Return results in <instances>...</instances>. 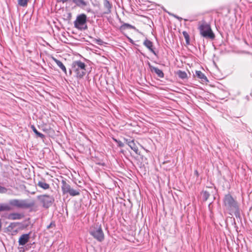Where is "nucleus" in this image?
I'll use <instances>...</instances> for the list:
<instances>
[{
    "instance_id": "nucleus-23",
    "label": "nucleus",
    "mask_w": 252,
    "mask_h": 252,
    "mask_svg": "<svg viewBox=\"0 0 252 252\" xmlns=\"http://www.w3.org/2000/svg\"><path fill=\"white\" fill-rule=\"evenodd\" d=\"M183 34L184 36V38H185L187 45L189 44L190 39H189V33L187 32L184 31V32H183Z\"/></svg>"
},
{
    "instance_id": "nucleus-1",
    "label": "nucleus",
    "mask_w": 252,
    "mask_h": 252,
    "mask_svg": "<svg viewBox=\"0 0 252 252\" xmlns=\"http://www.w3.org/2000/svg\"><path fill=\"white\" fill-rule=\"evenodd\" d=\"M224 206L229 213L232 215L238 211V205L237 202L234 200L230 194L225 195L223 200Z\"/></svg>"
},
{
    "instance_id": "nucleus-28",
    "label": "nucleus",
    "mask_w": 252,
    "mask_h": 252,
    "mask_svg": "<svg viewBox=\"0 0 252 252\" xmlns=\"http://www.w3.org/2000/svg\"><path fill=\"white\" fill-rule=\"evenodd\" d=\"M53 226H55V224L54 222H52L48 226H47V228L48 229H49L50 228H51Z\"/></svg>"
},
{
    "instance_id": "nucleus-31",
    "label": "nucleus",
    "mask_w": 252,
    "mask_h": 252,
    "mask_svg": "<svg viewBox=\"0 0 252 252\" xmlns=\"http://www.w3.org/2000/svg\"><path fill=\"white\" fill-rule=\"evenodd\" d=\"M31 128L32 129L33 131H34L36 129V128L33 125H32L31 126Z\"/></svg>"
},
{
    "instance_id": "nucleus-26",
    "label": "nucleus",
    "mask_w": 252,
    "mask_h": 252,
    "mask_svg": "<svg viewBox=\"0 0 252 252\" xmlns=\"http://www.w3.org/2000/svg\"><path fill=\"white\" fill-rule=\"evenodd\" d=\"M35 133V134L38 136V137H39L41 138H44V134H43L42 133L38 132L36 129H35L34 131H33Z\"/></svg>"
},
{
    "instance_id": "nucleus-3",
    "label": "nucleus",
    "mask_w": 252,
    "mask_h": 252,
    "mask_svg": "<svg viewBox=\"0 0 252 252\" xmlns=\"http://www.w3.org/2000/svg\"><path fill=\"white\" fill-rule=\"evenodd\" d=\"M89 233L98 242H101L104 240V234L101 225L98 223H94L90 227Z\"/></svg>"
},
{
    "instance_id": "nucleus-9",
    "label": "nucleus",
    "mask_w": 252,
    "mask_h": 252,
    "mask_svg": "<svg viewBox=\"0 0 252 252\" xmlns=\"http://www.w3.org/2000/svg\"><path fill=\"white\" fill-rule=\"evenodd\" d=\"M216 192V191L214 188L207 187L202 192L204 200L205 201H207L208 199L214 200Z\"/></svg>"
},
{
    "instance_id": "nucleus-15",
    "label": "nucleus",
    "mask_w": 252,
    "mask_h": 252,
    "mask_svg": "<svg viewBox=\"0 0 252 252\" xmlns=\"http://www.w3.org/2000/svg\"><path fill=\"white\" fill-rule=\"evenodd\" d=\"M149 65L152 72H154L157 74L158 76L160 78H163L164 77V73L161 70L159 69L158 67L151 65L150 63H149Z\"/></svg>"
},
{
    "instance_id": "nucleus-18",
    "label": "nucleus",
    "mask_w": 252,
    "mask_h": 252,
    "mask_svg": "<svg viewBox=\"0 0 252 252\" xmlns=\"http://www.w3.org/2000/svg\"><path fill=\"white\" fill-rule=\"evenodd\" d=\"M12 209V208L9 205V204H0V212L10 211Z\"/></svg>"
},
{
    "instance_id": "nucleus-6",
    "label": "nucleus",
    "mask_w": 252,
    "mask_h": 252,
    "mask_svg": "<svg viewBox=\"0 0 252 252\" xmlns=\"http://www.w3.org/2000/svg\"><path fill=\"white\" fill-rule=\"evenodd\" d=\"M74 25L75 28L80 30L87 29V15L85 14L78 15L74 22Z\"/></svg>"
},
{
    "instance_id": "nucleus-17",
    "label": "nucleus",
    "mask_w": 252,
    "mask_h": 252,
    "mask_svg": "<svg viewBox=\"0 0 252 252\" xmlns=\"http://www.w3.org/2000/svg\"><path fill=\"white\" fill-rule=\"evenodd\" d=\"M52 59L57 63V64L60 67V68L66 74V69L63 63L59 60H57L54 57H52Z\"/></svg>"
},
{
    "instance_id": "nucleus-14",
    "label": "nucleus",
    "mask_w": 252,
    "mask_h": 252,
    "mask_svg": "<svg viewBox=\"0 0 252 252\" xmlns=\"http://www.w3.org/2000/svg\"><path fill=\"white\" fill-rule=\"evenodd\" d=\"M23 214L19 213H12L8 214L7 218L10 220H20L23 218Z\"/></svg>"
},
{
    "instance_id": "nucleus-24",
    "label": "nucleus",
    "mask_w": 252,
    "mask_h": 252,
    "mask_svg": "<svg viewBox=\"0 0 252 252\" xmlns=\"http://www.w3.org/2000/svg\"><path fill=\"white\" fill-rule=\"evenodd\" d=\"M29 0H17L18 4L23 7L27 6Z\"/></svg>"
},
{
    "instance_id": "nucleus-10",
    "label": "nucleus",
    "mask_w": 252,
    "mask_h": 252,
    "mask_svg": "<svg viewBox=\"0 0 252 252\" xmlns=\"http://www.w3.org/2000/svg\"><path fill=\"white\" fill-rule=\"evenodd\" d=\"M112 4L108 0H103V4L100 8L102 14H108L111 13Z\"/></svg>"
},
{
    "instance_id": "nucleus-16",
    "label": "nucleus",
    "mask_w": 252,
    "mask_h": 252,
    "mask_svg": "<svg viewBox=\"0 0 252 252\" xmlns=\"http://www.w3.org/2000/svg\"><path fill=\"white\" fill-rule=\"evenodd\" d=\"M37 185L39 188L47 190L50 189V185L47 183L44 179H42L40 181H39L37 184Z\"/></svg>"
},
{
    "instance_id": "nucleus-25",
    "label": "nucleus",
    "mask_w": 252,
    "mask_h": 252,
    "mask_svg": "<svg viewBox=\"0 0 252 252\" xmlns=\"http://www.w3.org/2000/svg\"><path fill=\"white\" fill-rule=\"evenodd\" d=\"M73 2L78 5H86V3L84 0H72Z\"/></svg>"
},
{
    "instance_id": "nucleus-5",
    "label": "nucleus",
    "mask_w": 252,
    "mask_h": 252,
    "mask_svg": "<svg viewBox=\"0 0 252 252\" xmlns=\"http://www.w3.org/2000/svg\"><path fill=\"white\" fill-rule=\"evenodd\" d=\"M200 34L206 38L214 39L215 35L213 33L211 26L206 23H203L199 27Z\"/></svg>"
},
{
    "instance_id": "nucleus-30",
    "label": "nucleus",
    "mask_w": 252,
    "mask_h": 252,
    "mask_svg": "<svg viewBox=\"0 0 252 252\" xmlns=\"http://www.w3.org/2000/svg\"><path fill=\"white\" fill-rule=\"evenodd\" d=\"M68 0H57V2H63L64 3L66 1H67Z\"/></svg>"
},
{
    "instance_id": "nucleus-33",
    "label": "nucleus",
    "mask_w": 252,
    "mask_h": 252,
    "mask_svg": "<svg viewBox=\"0 0 252 252\" xmlns=\"http://www.w3.org/2000/svg\"><path fill=\"white\" fill-rule=\"evenodd\" d=\"M194 173H195V174L197 177L199 176L198 172V171H197V170H195V171H194Z\"/></svg>"
},
{
    "instance_id": "nucleus-27",
    "label": "nucleus",
    "mask_w": 252,
    "mask_h": 252,
    "mask_svg": "<svg viewBox=\"0 0 252 252\" xmlns=\"http://www.w3.org/2000/svg\"><path fill=\"white\" fill-rule=\"evenodd\" d=\"M7 189L5 188L0 186V193H6L7 192Z\"/></svg>"
},
{
    "instance_id": "nucleus-32",
    "label": "nucleus",
    "mask_w": 252,
    "mask_h": 252,
    "mask_svg": "<svg viewBox=\"0 0 252 252\" xmlns=\"http://www.w3.org/2000/svg\"><path fill=\"white\" fill-rule=\"evenodd\" d=\"M31 128L32 129L33 131H34L36 129V128L33 125H32L31 126Z\"/></svg>"
},
{
    "instance_id": "nucleus-7",
    "label": "nucleus",
    "mask_w": 252,
    "mask_h": 252,
    "mask_svg": "<svg viewBox=\"0 0 252 252\" xmlns=\"http://www.w3.org/2000/svg\"><path fill=\"white\" fill-rule=\"evenodd\" d=\"M39 202L44 208H49L54 201V198L48 194L39 195L37 197Z\"/></svg>"
},
{
    "instance_id": "nucleus-21",
    "label": "nucleus",
    "mask_w": 252,
    "mask_h": 252,
    "mask_svg": "<svg viewBox=\"0 0 252 252\" xmlns=\"http://www.w3.org/2000/svg\"><path fill=\"white\" fill-rule=\"evenodd\" d=\"M196 76L201 79L202 81H207V78L201 71H196L195 72Z\"/></svg>"
},
{
    "instance_id": "nucleus-12",
    "label": "nucleus",
    "mask_w": 252,
    "mask_h": 252,
    "mask_svg": "<svg viewBox=\"0 0 252 252\" xmlns=\"http://www.w3.org/2000/svg\"><path fill=\"white\" fill-rule=\"evenodd\" d=\"M126 144L130 147V148L137 155H140V152L139 151L136 144L134 142V140H131L128 139H125Z\"/></svg>"
},
{
    "instance_id": "nucleus-2",
    "label": "nucleus",
    "mask_w": 252,
    "mask_h": 252,
    "mask_svg": "<svg viewBox=\"0 0 252 252\" xmlns=\"http://www.w3.org/2000/svg\"><path fill=\"white\" fill-rule=\"evenodd\" d=\"M9 205L12 207H16L20 209H27L34 206L35 201L33 200H20L14 199L9 201Z\"/></svg>"
},
{
    "instance_id": "nucleus-11",
    "label": "nucleus",
    "mask_w": 252,
    "mask_h": 252,
    "mask_svg": "<svg viewBox=\"0 0 252 252\" xmlns=\"http://www.w3.org/2000/svg\"><path fill=\"white\" fill-rule=\"evenodd\" d=\"M18 225V223L11 222L10 224L6 228V231L9 234L14 235L18 232L17 226Z\"/></svg>"
},
{
    "instance_id": "nucleus-4",
    "label": "nucleus",
    "mask_w": 252,
    "mask_h": 252,
    "mask_svg": "<svg viewBox=\"0 0 252 252\" xmlns=\"http://www.w3.org/2000/svg\"><path fill=\"white\" fill-rule=\"evenodd\" d=\"M86 65L85 63L80 61L73 62L72 63V69L75 73L76 77L77 78H82L85 75Z\"/></svg>"
},
{
    "instance_id": "nucleus-34",
    "label": "nucleus",
    "mask_w": 252,
    "mask_h": 252,
    "mask_svg": "<svg viewBox=\"0 0 252 252\" xmlns=\"http://www.w3.org/2000/svg\"><path fill=\"white\" fill-rule=\"evenodd\" d=\"M114 140L116 141L117 143L119 141L118 140H116V139L113 138Z\"/></svg>"
},
{
    "instance_id": "nucleus-20",
    "label": "nucleus",
    "mask_w": 252,
    "mask_h": 252,
    "mask_svg": "<svg viewBox=\"0 0 252 252\" xmlns=\"http://www.w3.org/2000/svg\"><path fill=\"white\" fill-rule=\"evenodd\" d=\"M176 74L177 75L179 78L184 79L188 78V75L187 73L184 71L178 70L176 72Z\"/></svg>"
},
{
    "instance_id": "nucleus-8",
    "label": "nucleus",
    "mask_w": 252,
    "mask_h": 252,
    "mask_svg": "<svg viewBox=\"0 0 252 252\" xmlns=\"http://www.w3.org/2000/svg\"><path fill=\"white\" fill-rule=\"evenodd\" d=\"M62 190L63 194L68 193L70 196H74L79 195L80 192L79 190H76L72 189L71 186L68 184L65 181L62 180Z\"/></svg>"
},
{
    "instance_id": "nucleus-19",
    "label": "nucleus",
    "mask_w": 252,
    "mask_h": 252,
    "mask_svg": "<svg viewBox=\"0 0 252 252\" xmlns=\"http://www.w3.org/2000/svg\"><path fill=\"white\" fill-rule=\"evenodd\" d=\"M144 45L148 48L152 53H155V51L153 49V43L149 40L146 39L144 42Z\"/></svg>"
},
{
    "instance_id": "nucleus-22",
    "label": "nucleus",
    "mask_w": 252,
    "mask_h": 252,
    "mask_svg": "<svg viewBox=\"0 0 252 252\" xmlns=\"http://www.w3.org/2000/svg\"><path fill=\"white\" fill-rule=\"evenodd\" d=\"M127 29H135V27H134L130 24H126V23H125V24H123L120 28V29L121 31H125V30H126Z\"/></svg>"
},
{
    "instance_id": "nucleus-13",
    "label": "nucleus",
    "mask_w": 252,
    "mask_h": 252,
    "mask_svg": "<svg viewBox=\"0 0 252 252\" xmlns=\"http://www.w3.org/2000/svg\"><path fill=\"white\" fill-rule=\"evenodd\" d=\"M30 239L29 234H24L21 236L18 240L19 245L24 246L28 243Z\"/></svg>"
},
{
    "instance_id": "nucleus-29",
    "label": "nucleus",
    "mask_w": 252,
    "mask_h": 252,
    "mask_svg": "<svg viewBox=\"0 0 252 252\" xmlns=\"http://www.w3.org/2000/svg\"><path fill=\"white\" fill-rule=\"evenodd\" d=\"M117 143L118 144V146L120 147H124V145L123 144V142H122L121 141H119Z\"/></svg>"
}]
</instances>
